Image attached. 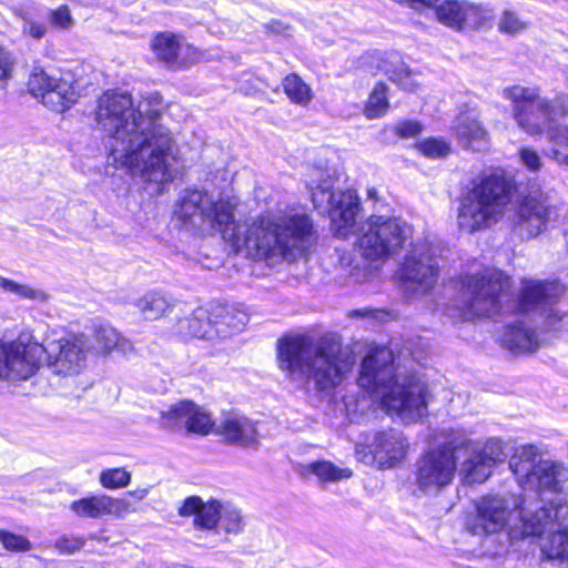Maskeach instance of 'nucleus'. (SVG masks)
I'll return each mask as SVG.
<instances>
[{
    "label": "nucleus",
    "instance_id": "f257e3e1",
    "mask_svg": "<svg viewBox=\"0 0 568 568\" xmlns=\"http://www.w3.org/2000/svg\"><path fill=\"white\" fill-rule=\"evenodd\" d=\"M166 105L160 93L134 102L123 91H106L97 101L95 121L110 139L109 158L132 176L158 186L182 173L178 140L163 123Z\"/></svg>",
    "mask_w": 568,
    "mask_h": 568
},
{
    "label": "nucleus",
    "instance_id": "f03ea898",
    "mask_svg": "<svg viewBox=\"0 0 568 568\" xmlns=\"http://www.w3.org/2000/svg\"><path fill=\"white\" fill-rule=\"evenodd\" d=\"M235 203L229 197L204 191H186L175 215L196 229L219 231L236 251L277 262L305 258L317 242L312 219L295 210H285L255 219L250 225L234 223Z\"/></svg>",
    "mask_w": 568,
    "mask_h": 568
},
{
    "label": "nucleus",
    "instance_id": "7ed1b4c3",
    "mask_svg": "<svg viewBox=\"0 0 568 568\" xmlns=\"http://www.w3.org/2000/svg\"><path fill=\"white\" fill-rule=\"evenodd\" d=\"M277 363L288 379L313 384L318 392H331L351 372L355 357L334 333L317 337L293 335L278 341Z\"/></svg>",
    "mask_w": 568,
    "mask_h": 568
},
{
    "label": "nucleus",
    "instance_id": "20e7f679",
    "mask_svg": "<svg viewBox=\"0 0 568 568\" xmlns=\"http://www.w3.org/2000/svg\"><path fill=\"white\" fill-rule=\"evenodd\" d=\"M90 348L84 335L47 337L39 343L31 334H20L11 343L0 342V379L26 381L42 362L55 375H78L87 365Z\"/></svg>",
    "mask_w": 568,
    "mask_h": 568
},
{
    "label": "nucleus",
    "instance_id": "39448f33",
    "mask_svg": "<svg viewBox=\"0 0 568 568\" xmlns=\"http://www.w3.org/2000/svg\"><path fill=\"white\" fill-rule=\"evenodd\" d=\"M358 385L372 393L388 415H395L403 423H416L427 415L432 399L428 385L415 374H395L388 348H377L363 359Z\"/></svg>",
    "mask_w": 568,
    "mask_h": 568
},
{
    "label": "nucleus",
    "instance_id": "423d86ee",
    "mask_svg": "<svg viewBox=\"0 0 568 568\" xmlns=\"http://www.w3.org/2000/svg\"><path fill=\"white\" fill-rule=\"evenodd\" d=\"M511 540L526 537H541L542 555L560 564L568 562V503L557 496L538 507L524 505L520 525L510 528Z\"/></svg>",
    "mask_w": 568,
    "mask_h": 568
},
{
    "label": "nucleus",
    "instance_id": "0eeeda50",
    "mask_svg": "<svg viewBox=\"0 0 568 568\" xmlns=\"http://www.w3.org/2000/svg\"><path fill=\"white\" fill-rule=\"evenodd\" d=\"M511 201V184L501 175H489L474 182L463 197L457 223L458 226L474 233L497 223Z\"/></svg>",
    "mask_w": 568,
    "mask_h": 568
},
{
    "label": "nucleus",
    "instance_id": "6e6552de",
    "mask_svg": "<svg viewBox=\"0 0 568 568\" xmlns=\"http://www.w3.org/2000/svg\"><path fill=\"white\" fill-rule=\"evenodd\" d=\"M508 287L509 278L500 271H486L480 276H466L448 313L452 317L463 321L497 314L500 310V296Z\"/></svg>",
    "mask_w": 568,
    "mask_h": 568
},
{
    "label": "nucleus",
    "instance_id": "1a4fd4ad",
    "mask_svg": "<svg viewBox=\"0 0 568 568\" xmlns=\"http://www.w3.org/2000/svg\"><path fill=\"white\" fill-rule=\"evenodd\" d=\"M470 444L465 433L452 430L442 447L423 454L415 465L416 488L424 495H437L450 485L457 470L455 453Z\"/></svg>",
    "mask_w": 568,
    "mask_h": 568
},
{
    "label": "nucleus",
    "instance_id": "9d476101",
    "mask_svg": "<svg viewBox=\"0 0 568 568\" xmlns=\"http://www.w3.org/2000/svg\"><path fill=\"white\" fill-rule=\"evenodd\" d=\"M408 235L409 229L400 220L371 215L361 226L358 251L368 261H384L403 247Z\"/></svg>",
    "mask_w": 568,
    "mask_h": 568
},
{
    "label": "nucleus",
    "instance_id": "9b49d317",
    "mask_svg": "<svg viewBox=\"0 0 568 568\" xmlns=\"http://www.w3.org/2000/svg\"><path fill=\"white\" fill-rule=\"evenodd\" d=\"M27 87L31 95L58 113L69 110L82 94L80 82L71 71L50 74L41 65L32 67Z\"/></svg>",
    "mask_w": 568,
    "mask_h": 568
},
{
    "label": "nucleus",
    "instance_id": "f8f14e48",
    "mask_svg": "<svg viewBox=\"0 0 568 568\" xmlns=\"http://www.w3.org/2000/svg\"><path fill=\"white\" fill-rule=\"evenodd\" d=\"M334 182L331 176L321 180L312 194L314 205L328 207L332 232L342 239L361 233L358 226L359 202L352 190L333 191Z\"/></svg>",
    "mask_w": 568,
    "mask_h": 568
},
{
    "label": "nucleus",
    "instance_id": "ddd939ff",
    "mask_svg": "<svg viewBox=\"0 0 568 568\" xmlns=\"http://www.w3.org/2000/svg\"><path fill=\"white\" fill-rule=\"evenodd\" d=\"M403 290L408 298L417 300L429 294L438 280V266L425 245L410 251L399 270Z\"/></svg>",
    "mask_w": 568,
    "mask_h": 568
},
{
    "label": "nucleus",
    "instance_id": "4468645a",
    "mask_svg": "<svg viewBox=\"0 0 568 568\" xmlns=\"http://www.w3.org/2000/svg\"><path fill=\"white\" fill-rule=\"evenodd\" d=\"M518 504L514 498L487 495L475 501V515L466 521V528L474 535L487 536L501 531L509 523Z\"/></svg>",
    "mask_w": 568,
    "mask_h": 568
},
{
    "label": "nucleus",
    "instance_id": "2eb2a0df",
    "mask_svg": "<svg viewBox=\"0 0 568 568\" xmlns=\"http://www.w3.org/2000/svg\"><path fill=\"white\" fill-rule=\"evenodd\" d=\"M161 423L165 428L184 429L199 435L209 434L214 426L211 415L191 400H180L161 412Z\"/></svg>",
    "mask_w": 568,
    "mask_h": 568
},
{
    "label": "nucleus",
    "instance_id": "dca6fc26",
    "mask_svg": "<svg viewBox=\"0 0 568 568\" xmlns=\"http://www.w3.org/2000/svg\"><path fill=\"white\" fill-rule=\"evenodd\" d=\"M407 450L408 443L400 432H378L369 444V456H366L365 463L374 464L378 468H392L405 458Z\"/></svg>",
    "mask_w": 568,
    "mask_h": 568
},
{
    "label": "nucleus",
    "instance_id": "f3484780",
    "mask_svg": "<svg viewBox=\"0 0 568 568\" xmlns=\"http://www.w3.org/2000/svg\"><path fill=\"white\" fill-rule=\"evenodd\" d=\"M548 196L542 193H530L517 210L516 229L523 237H535L546 226L552 212Z\"/></svg>",
    "mask_w": 568,
    "mask_h": 568
},
{
    "label": "nucleus",
    "instance_id": "a211bd4d",
    "mask_svg": "<svg viewBox=\"0 0 568 568\" xmlns=\"http://www.w3.org/2000/svg\"><path fill=\"white\" fill-rule=\"evenodd\" d=\"M565 287L558 281L525 278L518 296V310L521 313L538 314L548 303L560 301Z\"/></svg>",
    "mask_w": 568,
    "mask_h": 568
},
{
    "label": "nucleus",
    "instance_id": "6ab92c4d",
    "mask_svg": "<svg viewBox=\"0 0 568 568\" xmlns=\"http://www.w3.org/2000/svg\"><path fill=\"white\" fill-rule=\"evenodd\" d=\"M70 510L82 519L123 518L131 511V505L123 498L100 494L73 500Z\"/></svg>",
    "mask_w": 568,
    "mask_h": 568
},
{
    "label": "nucleus",
    "instance_id": "aec40b11",
    "mask_svg": "<svg viewBox=\"0 0 568 568\" xmlns=\"http://www.w3.org/2000/svg\"><path fill=\"white\" fill-rule=\"evenodd\" d=\"M216 433L231 445L255 448L258 445V433L254 422L244 415L230 412L223 415Z\"/></svg>",
    "mask_w": 568,
    "mask_h": 568
},
{
    "label": "nucleus",
    "instance_id": "412c9836",
    "mask_svg": "<svg viewBox=\"0 0 568 568\" xmlns=\"http://www.w3.org/2000/svg\"><path fill=\"white\" fill-rule=\"evenodd\" d=\"M568 481V467L561 463L539 458L535 473L527 479L524 489L534 490L539 494H561Z\"/></svg>",
    "mask_w": 568,
    "mask_h": 568
},
{
    "label": "nucleus",
    "instance_id": "4be33fe9",
    "mask_svg": "<svg viewBox=\"0 0 568 568\" xmlns=\"http://www.w3.org/2000/svg\"><path fill=\"white\" fill-rule=\"evenodd\" d=\"M510 93L516 100L536 102V108L538 112L542 114L546 122L554 121L557 116H566L568 114L567 93H558L554 101L541 97L540 90L535 87L517 85Z\"/></svg>",
    "mask_w": 568,
    "mask_h": 568
},
{
    "label": "nucleus",
    "instance_id": "5701e85b",
    "mask_svg": "<svg viewBox=\"0 0 568 568\" xmlns=\"http://www.w3.org/2000/svg\"><path fill=\"white\" fill-rule=\"evenodd\" d=\"M223 504L211 499L206 503L199 496L186 497L179 508L182 517H194V526L201 529H213L221 518Z\"/></svg>",
    "mask_w": 568,
    "mask_h": 568
},
{
    "label": "nucleus",
    "instance_id": "b1692460",
    "mask_svg": "<svg viewBox=\"0 0 568 568\" xmlns=\"http://www.w3.org/2000/svg\"><path fill=\"white\" fill-rule=\"evenodd\" d=\"M372 58L377 69L404 90L413 91L417 88L416 74L404 63L398 52L375 53Z\"/></svg>",
    "mask_w": 568,
    "mask_h": 568
},
{
    "label": "nucleus",
    "instance_id": "393cba45",
    "mask_svg": "<svg viewBox=\"0 0 568 568\" xmlns=\"http://www.w3.org/2000/svg\"><path fill=\"white\" fill-rule=\"evenodd\" d=\"M517 85L505 89L504 95L506 99L513 101V113L514 118L519 128L531 136H540L545 133V129L548 128L549 122H546L542 114L538 112L536 102L526 100H516L511 97V91Z\"/></svg>",
    "mask_w": 568,
    "mask_h": 568
},
{
    "label": "nucleus",
    "instance_id": "a878e982",
    "mask_svg": "<svg viewBox=\"0 0 568 568\" xmlns=\"http://www.w3.org/2000/svg\"><path fill=\"white\" fill-rule=\"evenodd\" d=\"M454 132L464 148L479 151L487 146V131L471 113L459 114L454 124Z\"/></svg>",
    "mask_w": 568,
    "mask_h": 568
},
{
    "label": "nucleus",
    "instance_id": "bb28decb",
    "mask_svg": "<svg viewBox=\"0 0 568 568\" xmlns=\"http://www.w3.org/2000/svg\"><path fill=\"white\" fill-rule=\"evenodd\" d=\"M178 331L184 336L212 339L216 332L213 326L212 310L203 307L194 310L190 315L178 322Z\"/></svg>",
    "mask_w": 568,
    "mask_h": 568
},
{
    "label": "nucleus",
    "instance_id": "cd10ccee",
    "mask_svg": "<svg viewBox=\"0 0 568 568\" xmlns=\"http://www.w3.org/2000/svg\"><path fill=\"white\" fill-rule=\"evenodd\" d=\"M215 337L226 338L241 332L248 321L246 313L230 306H214L212 308Z\"/></svg>",
    "mask_w": 568,
    "mask_h": 568
},
{
    "label": "nucleus",
    "instance_id": "c85d7f7f",
    "mask_svg": "<svg viewBox=\"0 0 568 568\" xmlns=\"http://www.w3.org/2000/svg\"><path fill=\"white\" fill-rule=\"evenodd\" d=\"M501 342L509 351L518 354L534 353L542 345L536 332L521 324L506 327Z\"/></svg>",
    "mask_w": 568,
    "mask_h": 568
},
{
    "label": "nucleus",
    "instance_id": "c756f323",
    "mask_svg": "<svg viewBox=\"0 0 568 568\" xmlns=\"http://www.w3.org/2000/svg\"><path fill=\"white\" fill-rule=\"evenodd\" d=\"M94 347L97 353L103 355L113 351L122 355H130L134 352L133 344L109 325H99L94 328Z\"/></svg>",
    "mask_w": 568,
    "mask_h": 568
},
{
    "label": "nucleus",
    "instance_id": "7c9ffc66",
    "mask_svg": "<svg viewBox=\"0 0 568 568\" xmlns=\"http://www.w3.org/2000/svg\"><path fill=\"white\" fill-rule=\"evenodd\" d=\"M539 458H541L539 450L534 445L517 447L510 457L509 468L515 474L518 484L523 488L527 484V479L530 475L535 473Z\"/></svg>",
    "mask_w": 568,
    "mask_h": 568
},
{
    "label": "nucleus",
    "instance_id": "2f4dec72",
    "mask_svg": "<svg viewBox=\"0 0 568 568\" xmlns=\"http://www.w3.org/2000/svg\"><path fill=\"white\" fill-rule=\"evenodd\" d=\"M460 450L470 453L469 457L462 463L460 475L467 484H481L490 476L493 467L477 453V447L471 442L468 447Z\"/></svg>",
    "mask_w": 568,
    "mask_h": 568
},
{
    "label": "nucleus",
    "instance_id": "473e14b6",
    "mask_svg": "<svg viewBox=\"0 0 568 568\" xmlns=\"http://www.w3.org/2000/svg\"><path fill=\"white\" fill-rule=\"evenodd\" d=\"M182 34L170 31L159 32L152 39L151 48L155 57L170 68H174L180 51Z\"/></svg>",
    "mask_w": 568,
    "mask_h": 568
},
{
    "label": "nucleus",
    "instance_id": "72a5a7b5",
    "mask_svg": "<svg viewBox=\"0 0 568 568\" xmlns=\"http://www.w3.org/2000/svg\"><path fill=\"white\" fill-rule=\"evenodd\" d=\"M134 307L145 321H156L171 310L170 300L159 292H148L134 302Z\"/></svg>",
    "mask_w": 568,
    "mask_h": 568
},
{
    "label": "nucleus",
    "instance_id": "f704fd0d",
    "mask_svg": "<svg viewBox=\"0 0 568 568\" xmlns=\"http://www.w3.org/2000/svg\"><path fill=\"white\" fill-rule=\"evenodd\" d=\"M467 0H445L435 8L436 20L455 31L463 30Z\"/></svg>",
    "mask_w": 568,
    "mask_h": 568
},
{
    "label": "nucleus",
    "instance_id": "c9c22d12",
    "mask_svg": "<svg viewBox=\"0 0 568 568\" xmlns=\"http://www.w3.org/2000/svg\"><path fill=\"white\" fill-rule=\"evenodd\" d=\"M283 90L288 100L297 105H308L313 98L311 87L296 73L286 75L282 81Z\"/></svg>",
    "mask_w": 568,
    "mask_h": 568
},
{
    "label": "nucleus",
    "instance_id": "e433bc0d",
    "mask_svg": "<svg viewBox=\"0 0 568 568\" xmlns=\"http://www.w3.org/2000/svg\"><path fill=\"white\" fill-rule=\"evenodd\" d=\"M495 17V11L489 4L474 3L466 1L463 30L474 29L478 30L491 26Z\"/></svg>",
    "mask_w": 568,
    "mask_h": 568
},
{
    "label": "nucleus",
    "instance_id": "4c0bfd02",
    "mask_svg": "<svg viewBox=\"0 0 568 568\" xmlns=\"http://www.w3.org/2000/svg\"><path fill=\"white\" fill-rule=\"evenodd\" d=\"M12 12L21 22V34L24 38L40 41L45 37L48 32L47 24L37 19L36 14L29 8L16 7Z\"/></svg>",
    "mask_w": 568,
    "mask_h": 568
},
{
    "label": "nucleus",
    "instance_id": "58836bf2",
    "mask_svg": "<svg viewBox=\"0 0 568 568\" xmlns=\"http://www.w3.org/2000/svg\"><path fill=\"white\" fill-rule=\"evenodd\" d=\"M307 470L315 475L323 485L348 479L353 475L349 468H341L327 460L311 463Z\"/></svg>",
    "mask_w": 568,
    "mask_h": 568
},
{
    "label": "nucleus",
    "instance_id": "ea45409f",
    "mask_svg": "<svg viewBox=\"0 0 568 568\" xmlns=\"http://www.w3.org/2000/svg\"><path fill=\"white\" fill-rule=\"evenodd\" d=\"M0 290L4 293L14 294L20 298L34 301L38 303H47L49 301V295L44 291L34 288L26 284H20L13 280L3 277L1 275Z\"/></svg>",
    "mask_w": 568,
    "mask_h": 568
},
{
    "label": "nucleus",
    "instance_id": "a19ab883",
    "mask_svg": "<svg viewBox=\"0 0 568 568\" xmlns=\"http://www.w3.org/2000/svg\"><path fill=\"white\" fill-rule=\"evenodd\" d=\"M209 60H211V54L206 50L195 47L187 42L184 36L182 37L175 69H186Z\"/></svg>",
    "mask_w": 568,
    "mask_h": 568
},
{
    "label": "nucleus",
    "instance_id": "79ce46f5",
    "mask_svg": "<svg viewBox=\"0 0 568 568\" xmlns=\"http://www.w3.org/2000/svg\"><path fill=\"white\" fill-rule=\"evenodd\" d=\"M538 315L542 317V325L549 332L561 331L568 322V311L559 304V301L548 303Z\"/></svg>",
    "mask_w": 568,
    "mask_h": 568
},
{
    "label": "nucleus",
    "instance_id": "37998d69",
    "mask_svg": "<svg viewBox=\"0 0 568 568\" xmlns=\"http://www.w3.org/2000/svg\"><path fill=\"white\" fill-rule=\"evenodd\" d=\"M386 92L387 87L384 83L376 84L364 109L366 118L377 119L386 113L388 109Z\"/></svg>",
    "mask_w": 568,
    "mask_h": 568
},
{
    "label": "nucleus",
    "instance_id": "c03bdc74",
    "mask_svg": "<svg viewBox=\"0 0 568 568\" xmlns=\"http://www.w3.org/2000/svg\"><path fill=\"white\" fill-rule=\"evenodd\" d=\"M131 481V473L125 468L103 469L99 475V483L102 487L111 490L126 487Z\"/></svg>",
    "mask_w": 568,
    "mask_h": 568
},
{
    "label": "nucleus",
    "instance_id": "a18cd8bd",
    "mask_svg": "<svg viewBox=\"0 0 568 568\" xmlns=\"http://www.w3.org/2000/svg\"><path fill=\"white\" fill-rule=\"evenodd\" d=\"M16 67V53L9 47L0 43V90L4 89L13 78Z\"/></svg>",
    "mask_w": 568,
    "mask_h": 568
},
{
    "label": "nucleus",
    "instance_id": "49530a36",
    "mask_svg": "<svg viewBox=\"0 0 568 568\" xmlns=\"http://www.w3.org/2000/svg\"><path fill=\"white\" fill-rule=\"evenodd\" d=\"M220 520L226 532L237 534L243 529L244 523L241 511L230 504H223Z\"/></svg>",
    "mask_w": 568,
    "mask_h": 568
},
{
    "label": "nucleus",
    "instance_id": "de8ad7c7",
    "mask_svg": "<svg viewBox=\"0 0 568 568\" xmlns=\"http://www.w3.org/2000/svg\"><path fill=\"white\" fill-rule=\"evenodd\" d=\"M527 24L511 10H505L498 20V30L501 33L515 36L526 29Z\"/></svg>",
    "mask_w": 568,
    "mask_h": 568
},
{
    "label": "nucleus",
    "instance_id": "09e8293b",
    "mask_svg": "<svg viewBox=\"0 0 568 568\" xmlns=\"http://www.w3.org/2000/svg\"><path fill=\"white\" fill-rule=\"evenodd\" d=\"M416 148L426 156L433 159H440L448 155L450 152L449 144L442 139H426L417 143Z\"/></svg>",
    "mask_w": 568,
    "mask_h": 568
},
{
    "label": "nucleus",
    "instance_id": "8fccbe9b",
    "mask_svg": "<svg viewBox=\"0 0 568 568\" xmlns=\"http://www.w3.org/2000/svg\"><path fill=\"white\" fill-rule=\"evenodd\" d=\"M48 21L51 27L60 30H69L74 26V19L68 6L63 4L48 12Z\"/></svg>",
    "mask_w": 568,
    "mask_h": 568
},
{
    "label": "nucleus",
    "instance_id": "3c124183",
    "mask_svg": "<svg viewBox=\"0 0 568 568\" xmlns=\"http://www.w3.org/2000/svg\"><path fill=\"white\" fill-rule=\"evenodd\" d=\"M477 453L488 463L493 468L505 458L503 443L499 439L491 438L487 440L483 448Z\"/></svg>",
    "mask_w": 568,
    "mask_h": 568
},
{
    "label": "nucleus",
    "instance_id": "603ef678",
    "mask_svg": "<svg viewBox=\"0 0 568 568\" xmlns=\"http://www.w3.org/2000/svg\"><path fill=\"white\" fill-rule=\"evenodd\" d=\"M0 541L4 549L9 551L26 552L32 548V545L28 538L7 530H0Z\"/></svg>",
    "mask_w": 568,
    "mask_h": 568
},
{
    "label": "nucleus",
    "instance_id": "864d4df0",
    "mask_svg": "<svg viewBox=\"0 0 568 568\" xmlns=\"http://www.w3.org/2000/svg\"><path fill=\"white\" fill-rule=\"evenodd\" d=\"M521 164L529 171L537 172L542 165V159L539 153L529 146L521 148L518 152Z\"/></svg>",
    "mask_w": 568,
    "mask_h": 568
},
{
    "label": "nucleus",
    "instance_id": "5fc2aeb1",
    "mask_svg": "<svg viewBox=\"0 0 568 568\" xmlns=\"http://www.w3.org/2000/svg\"><path fill=\"white\" fill-rule=\"evenodd\" d=\"M548 139L556 145L568 148V128L556 125L547 128Z\"/></svg>",
    "mask_w": 568,
    "mask_h": 568
},
{
    "label": "nucleus",
    "instance_id": "6e6d98bb",
    "mask_svg": "<svg viewBox=\"0 0 568 568\" xmlns=\"http://www.w3.org/2000/svg\"><path fill=\"white\" fill-rule=\"evenodd\" d=\"M83 545L84 541L80 538L62 537L57 541L55 547L62 554H73L77 550H80Z\"/></svg>",
    "mask_w": 568,
    "mask_h": 568
},
{
    "label": "nucleus",
    "instance_id": "4d7b16f0",
    "mask_svg": "<svg viewBox=\"0 0 568 568\" xmlns=\"http://www.w3.org/2000/svg\"><path fill=\"white\" fill-rule=\"evenodd\" d=\"M422 130V125L416 121H406L396 125L395 132L400 138H413Z\"/></svg>",
    "mask_w": 568,
    "mask_h": 568
},
{
    "label": "nucleus",
    "instance_id": "13d9d810",
    "mask_svg": "<svg viewBox=\"0 0 568 568\" xmlns=\"http://www.w3.org/2000/svg\"><path fill=\"white\" fill-rule=\"evenodd\" d=\"M264 29L272 34L276 36H285L290 37L292 36V27L281 20H271L264 24Z\"/></svg>",
    "mask_w": 568,
    "mask_h": 568
},
{
    "label": "nucleus",
    "instance_id": "bf43d9fd",
    "mask_svg": "<svg viewBox=\"0 0 568 568\" xmlns=\"http://www.w3.org/2000/svg\"><path fill=\"white\" fill-rule=\"evenodd\" d=\"M548 156L554 160L558 165L568 166V154L552 148Z\"/></svg>",
    "mask_w": 568,
    "mask_h": 568
},
{
    "label": "nucleus",
    "instance_id": "052dcab7",
    "mask_svg": "<svg viewBox=\"0 0 568 568\" xmlns=\"http://www.w3.org/2000/svg\"><path fill=\"white\" fill-rule=\"evenodd\" d=\"M148 494H149L148 488H138V489L128 491V495L134 497L138 500L144 499L148 496Z\"/></svg>",
    "mask_w": 568,
    "mask_h": 568
},
{
    "label": "nucleus",
    "instance_id": "680f3d73",
    "mask_svg": "<svg viewBox=\"0 0 568 568\" xmlns=\"http://www.w3.org/2000/svg\"><path fill=\"white\" fill-rule=\"evenodd\" d=\"M367 196L372 200L378 199V191L375 187H371L367 190Z\"/></svg>",
    "mask_w": 568,
    "mask_h": 568
}]
</instances>
